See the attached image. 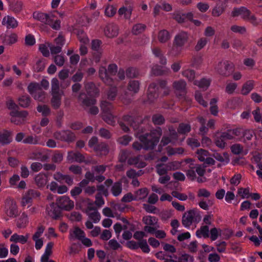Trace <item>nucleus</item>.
<instances>
[{
	"label": "nucleus",
	"mask_w": 262,
	"mask_h": 262,
	"mask_svg": "<svg viewBox=\"0 0 262 262\" xmlns=\"http://www.w3.org/2000/svg\"><path fill=\"white\" fill-rule=\"evenodd\" d=\"M158 38L160 42L164 43L169 40L170 36L167 30H162L159 31Z\"/></svg>",
	"instance_id": "41"
},
{
	"label": "nucleus",
	"mask_w": 262,
	"mask_h": 262,
	"mask_svg": "<svg viewBox=\"0 0 262 262\" xmlns=\"http://www.w3.org/2000/svg\"><path fill=\"white\" fill-rule=\"evenodd\" d=\"M213 157L217 161L226 164L228 163L229 161L228 155L226 153H224L223 155L219 153H214Z\"/></svg>",
	"instance_id": "58"
},
{
	"label": "nucleus",
	"mask_w": 262,
	"mask_h": 262,
	"mask_svg": "<svg viewBox=\"0 0 262 262\" xmlns=\"http://www.w3.org/2000/svg\"><path fill=\"white\" fill-rule=\"evenodd\" d=\"M255 81L253 80H249L245 82L242 88L241 93L244 95H247L253 89Z\"/></svg>",
	"instance_id": "26"
},
{
	"label": "nucleus",
	"mask_w": 262,
	"mask_h": 262,
	"mask_svg": "<svg viewBox=\"0 0 262 262\" xmlns=\"http://www.w3.org/2000/svg\"><path fill=\"white\" fill-rule=\"evenodd\" d=\"M67 159L70 162L74 161L81 162L84 160V157L81 154L73 151H71L68 153Z\"/></svg>",
	"instance_id": "29"
},
{
	"label": "nucleus",
	"mask_w": 262,
	"mask_h": 262,
	"mask_svg": "<svg viewBox=\"0 0 262 262\" xmlns=\"http://www.w3.org/2000/svg\"><path fill=\"white\" fill-rule=\"evenodd\" d=\"M85 90L90 97H94L98 95L99 91L93 83L90 82L85 84Z\"/></svg>",
	"instance_id": "34"
},
{
	"label": "nucleus",
	"mask_w": 262,
	"mask_h": 262,
	"mask_svg": "<svg viewBox=\"0 0 262 262\" xmlns=\"http://www.w3.org/2000/svg\"><path fill=\"white\" fill-rule=\"evenodd\" d=\"M61 92H63L60 90L58 80L56 78H53L51 81V94H59Z\"/></svg>",
	"instance_id": "39"
},
{
	"label": "nucleus",
	"mask_w": 262,
	"mask_h": 262,
	"mask_svg": "<svg viewBox=\"0 0 262 262\" xmlns=\"http://www.w3.org/2000/svg\"><path fill=\"white\" fill-rule=\"evenodd\" d=\"M212 205L213 201L211 200H204V199H201L200 202L198 203L199 206L205 210H209L210 207Z\"/></svg>",
	"instance_id": "51"
},
{
	"label": "nucleus",
	"mask_w": 262,
	"mask_h": 262,
	"mask_svg": "<svg viewBox=\"0 0 262 262\" xmlns=\"http://www.w3.org/2000/svg\"><path fill=\"white\" fill-rule=\"evenodd\" d=\"M49 158V154L45 151L41 150L33 152L29 155V158L40 160L42 162L46 161Z\"/></svg>",
	"instance_id": "22"
},
{
	"label": "nucleus",
	"mask_w": 262,
	"mask_h": 262,
	"mask_svg": "<svg viewBox=\"0 0 262 262\" xmlns=\"http://www.w3.org/2000/svg\"><path fill=\"white\" fill-rule=\"evenodd\" d=\"M156 171L159 176L166 174L169 171L167 167V164H158L156 166Z\"/></svg>",
	"instance_id": "54"
},
{
	"label": "nucleus",
	"mask_w": 262,
	"mask_h": 262,
	"mask_svg": "<svg viewBox=\"0 0 262 262\" xmlns=\"http://www.w3.org/2000/svg\"><path fill=\"white\" fill-rule=\"evenodd\" d=\"M101 42L99 40H94L92 42V50L99 52V54L95 58V61L98 62L100 58V54L101 52L100 51V45Z\"/></svg>",
	"instance_id": "40"
},
{
	"label": "nucleus",
	"mask_w": 262,
	"mask_h": 262,
	"mask_svg": "<svg viewBox=\"0 0 262 262\" xmlns=\"http://www.w3.org/2000/svg\"><path fill=\"white\" fill-rule=\"evenodd\" d=\"M5 212L9 217H16L19 213L16 202L12 200H7L5 204Z\"/></svg>",
	"instance_id": "10"
},
{
	"label": "nucleus",
	"mask_w": 262,
	"mask_h": 262,
	"mask_svg": "<svg viewBox=\"0 0 262 262\" xmlns=\"http://www.w3.org/2000/svg\"><path fill=\"white\" fill-rule=\"evenodd\" d=\"M63 92H61L59 94H51L52 98L51 100L52 106L54 108H58L61 105V97L63 95Z\"/></svg>",
	"instance_id": "28"
},
{
	"label": "nucleus",
	"mask_w": 262,
	"mask_h": 262,
	"mask_svg": "<svg viewBox=\"0 0 262 262\" xmlns=\"http://www.w3.org/2000/svg\"><path fill=\"white\" fill-rule=\"evenodd\" d=\"M24 3L20 0L14 1L10 5V9L15 13H20L23 9Z\"/></svg>",
	"instance_id": "30"
},
{
	"label": "nucleus",
	"mask_w": 262,
	"mask_h": 262,
	"mask_svg": "<svg viewBox=\"0 0 262 262\" xmlns=\"http://www.w3.org/2000/svg\"><path fill=\"white\" fill-rule=\"evenodd\" d=\"M193 83L200 88L206 89L210 85V80L207 79H202L200 81L194 80Z\"/></svg>",
	"instance_id": "52"
},
{
	"label": "nucleus",
	"mask_w": 262,
	"mask_h": 262,
	"mask_svg": "<svg viewBox=\"0 0 262 262\" xmlns=\"http://www.w3.org/2000/svg\"><path fill=\"white\" fill-rule=\"evenodd\" d=\"M172 88L178 96H184L186 93V83L182 79L174 81L172 83Z\"/></svg>",
	"instance_id": "14"
},
{
	"label": "nucleus",
	"mask_w": 262,
	"mask_h": 262,
	"mask_svg": "<svg viewBox=\"0 0 262 262\" xmlns=\"http://www.w3.org/2000/svg\"><path fill=\"white\" fill-rule=\"evenodd\" d=\"M211 192L205 188H200L197 191V197L202 199V198H209Z\"/></svg>",
	"instance_id": "64"
},
{
	"label": "nucleus",
	"mask_w": 262,
	"mask_h": 262,
	"mask_svg": "<svg viewBox=\"0 0 262 262\" xmlns=\"http://www.w3.org/2000/svg\"><path fill=\"white\" fill-rule=\"evenodd\" d=\"M29 237L28 234H27L26 235H23L14 233L11 236L10 241L15 243H19L24 244L27 242Z\"/></svg>",
	"instance_id": "27"
},
{
	"label": "nucleus",
	"mask_w": 262,
	"mask_h": 262,
	"mask_svg": "<svg viewBox=\"0 0 262 262\" xmlns=\"http://www.w3.org/2000/svg\"><path fill=\"white\" fill-rule=\"evenodd\" d=\"M104 34L110 38L116 36L118 34V27L115 24L108 25L104 29Z\"/></svg>",
	"instance_id": "24"
},
{
	"label": "nucleus",
	"mask_w": 262,
	"mask_h": 262,
	"mask_svg": "<svg viewBox=\"0 0 262 262\" xmlns=\"http://www.w3.org/2000/svg\"><path fill=\"white\" fill-rule=\"evenodd\" d=\"M79 100L81 102L82 106L90 107L89 113L92 115H96L99 112V109L97 106H92L96 103V100L94 98H86L84 94L81 93L79 96Z\"/></svg>",
	"instance_id": "7"
},
{
	"label": "nucleus",
	"mask_w": 262,
	"mask_h": 262,
	"mask_svg": "<svg viewBox=\"0 0 262 262\" xmlns=\"http://www.w3.org/2000/svg\"><path fill=\"white\" fill-rule=\"evenodd\" d=\"M2 24L7 28H15L18 26V22L16 19L10 15L5 16L2 20Z\"/></svg>",
	"instance_id": "21"
},
{
	"label": "nucleus",
	"mask_w": 262,
	"mask_h": 262,
	"mask_svg": "<svg viewBox=\"0 0 262 262\" xmlns=\"http://www.w3.org/2000/svg\"><path fill=\"white\" fill-rule=\"evenodd\" d=\"M35 184L38 187H44L48 182V176L42 173H39L34 178Z\"/></svg>",
	"instance_id": "25"
},
{
	"label": "nucleus",
	"mask_w": 262,
	"mask_h": 262,
	"mask_svg": "<svg viewBox=\"0 0 262 262\" xmlns=\"http://www.w3.org/2000/svg\"><path fill=\"white\" fill-rule=\"evenodd\" d=\"M183 162L177 161L169 162L167 164V167L169 170H175L181 168Z\"/></svg>",
	"instance_id": "61"
},
{
	"label": "nucleus",
	"mask_w": 262,
	"mask_h": 262,
	"mask_svg": "<svg viewBox=\"0 0 262 262\" xmlns=\"http://www.w3.org/2000/svg\"><path fill=\"white\" fill-rule=\"evenodd\" d=\"M111 192L113 195L117 196L122 192V183L120 182L115 183L112 187Z\"/></svg>",
	"instance_id": "43"
},
{
	"label": "nucleus",
	"mask_w": 262,
	"mask_h": 262,
	"mask_svg": "<svg viewBox=\"0 0 262 262\" xmlns=\"http://www.w3.org/2000/svg\"><path fill=\"white\" fill-rule=\"evenodd\" d=\"M168 129L169 136H164L161 140L160 145L165 146L169 143L174 144L178 142V134L176 132L175 128L172 126H169Z\"/></svg>",
	"instance_id": "11"
},
{
	"label": "nucleus",
	"mask_w": 262,
	"mask_h": 262,
	"mask_svg": "<svg viewBox=\"0 0 262 262\" xmlns=\"http://www.w3.org/2000/svg\"><path fill=\"white\" fill-rule=\"evenodd\" d=\"M231 16L232 17L241 16L243 19L249 21L254 26L258 25L260 23V21L254 15L251 14L250 11L245 7L234 8L232 11Z\"/></svg>",
	"instance_id": "4"
},
{
	"label": "nucleus",
	"mask_w": 262,
	"mask_h": 262,
	"mask_svg": "<svg viewBox=\"0 0 262 262\" xmlns=\"http://www.w3.org/2000/svg\"><path fill=\"white\" fill-rule=\"evenodd\" d=\"M208 42L207 38L203 37L198 39L194 47V49L196 51H199L204 48Z\"/></svg>",
	"instance_id": "44"
},
{
	"label": "nucleus",
	"mask_w": 262,
	"mask_h": 262,
	"mask_svg": "<svg viewBox=\"0 0 262 262\" xmlns=\"http://www.w3.org/2000/svg\"><path fill=\"white\" fill-rule=\"evenodd\" d=\"M40 138L37 136H28L23 141L25 144H39Z\"/></svg>",
	"instance_id": "45"
},
{
	"label": "nucleus",
	"mask_w": 262,
	"mask_h": 262,
	"mask_svg": "<svg viewBox=\"0 0 262 262\" xmlns=\"http://www.w3.org/2000/svg\"><path fill=\"white\" fill-rule=\"evenodd\" d=\"M45 67V60L43 58L38 59L34 66V69L36 72L42 71Z\"/></svg>",
	"instance_id": "55"
},
{
	"label": "nucleus",
	"mask_w": 262,
	"mask_h": 262,
	"mask_svg": "<svg viewBox=\"0 0 262 262\" xmlns=\"http://www.w3.org/2000/svg\"><path fill=\"white\" fill-rule=\"evenodd\" d=\"M158 220L156 217L147 215L143 217V222L146 226H155L157 223Z\"/></svg>",
	"instance_id": "53"
},
{
	"label": "nucleus",
	"mask_w": 262,
	"mask_h": 262,
	"mask_svg": "<svg viewBox=\"0 0 262 262\" xmlns=\"http://www.w3.org/2000/svg\"><path fill=\"white\" fill-rule=\"evenodd\" d=\"M123 122H120L119 125L121 128V129L124 132H127L129 131V128L128 127V125L130 126H133V127L135 129L136 125H134V123H135L134 118L130 116H125L123 118Z\"/></svg>",
	"instance_id": "18"
},
{
	"label": "nucleus",
	"mask_w": 262,
	"mask_h": 262,
	"mask_svg": "<svg viewBox=\"0 0 262 262\" xmlns=\"http://www.w3.org/2000/svg\"><path fill=\"white\" fill-rule=\"evenodd\" d=\"M167 154L169 156L182 155L184 152V149L182 147L173 148L168 146L166 148Z\"/></svg>",
	"instance_id": "37"
},
{
	"label": "nucleus",
	"mask_w": 262,
	"mask_h": 262,
	"mask_svg": "<svg viewBox=\"0 0 262 262\" xmlns=\"http://www.w3.org/2000/svg\"><path fill=\"white\" fill-rule=\"evenodd\" d=\"M56 204L59 208L66 211L71 210L74 206V202L66 195L59 197L56 200Z\"/></svg>",
	"instance_id": "9"
},
{
	"label": "nucleus",
	"mask_w": 262,
	"mask_h": 262,
	"mask_svg": "<svg viewBox=\"0 0 262 262\" xmlns=\"http://www.w3.org/2000/svg\"><path fill=\"white\" fill-rule=\"evenodd\" d=\"M128 90L133 94L137 93L139 90V82L136 80L129 81L128 85Z\"/></svg>",
	"instance_id": "50"
},
{
	"label": "nucleus",
	"mask_w": 262,
	"mask_h": 262,
	"mask_svg": "<svg viewBox=\"0 0 262 262\" xmlns=\"http://www.w3.org/2000/svg\"><path fill=\"white\" fill-rule=\"evenodd\" d=\"M77 37L80 44L89 45L90 40L86 34L82 30H78Z\"/></svg>",
	"instance_id": "42"
},
{
	"label": "nucleus",
	"mask_w": 262,
	"mask_h": 262,
	"mask_svg": "<svg viewBox=\"0 0 262 262\" xmlns=\"http://www.w3.org/2000/svg\"><path fill=\"white\" fill-rule=\"evenodd\" d=\"M18 40V36L15 33H10L6 35L4 42L8 45H11L16 43Z\"/></svg>",
	"instance_id": "38"
},
{
	"label": "nucleus",
	"mask_w": 262,
	"mask_h": 262,
	"mask_svg": "<svg viewBox=\"0 0 262 262\" xmlns=\"http://www.w3.org/2000/svg\"><path fill=\"white\" fill-rule=\"evenodd\" d=\"M102 118L104 121L107 124L114 125L116 122L115 117L112 112L102 114Z\"/></svg>",
	"instance_id": "46"
},
{
	"label": "nucleus",
	"mask_w": 262,
	"mask_h": 262,
	"mask_svg": "<svg viewBox=\"0 0 262 262\" xmlns=\"http://www.w3.org/2000/svg\"><path fill=\"white\" fill-rule=\"evenodd\" d=\"M162 134V129L158 127L151 131L149 134L141 135L139 137V138L142 144L138 142H135L133 144V148L136 150H140L142 148L145 149H152L159 142Z\"/></svg>",
	"instance_id": "1"
},
{
	"label": "nucleus",
	"mask_w": 262,
	"mask_h": 262,
	"mask_svg": "<svg viewBox=\"0 0 262 262\" xmlns=\"http://www.w3.org/2000/svg\"><path fill=\"white\" fill-rule=\"evenodd\" d=\"M40 89H41L40 84L36 82H31L28 86V91L32 96L36 94Z\"/></svg>",
	"instance_id": "49"
},
{
	"label": "nucleus",
	"mask_w": 262,
	"mask_h": 262,
	"mask_svg": "<svg viewBox=\"0 0 262 262\" xmlns=\"http://www.w3.org/2000/svg\"><path fill=\"white\" fill-rule=\"evenodd\" d=\"M200 219V212L197 209L190 210L185 212L182 217V224L185 227H189L193 222Z\"/></svg>",
	"instance_id": "6"
},
{
	"label": "nucleus",
	"mask_w": 262,
	"mask_h": 262,
	"mask_svg": "<svg viewBox=\"0 0 262 262\" xmlns=\"http://www.w3.org/2000/svg\"><path fill=\"white\" fill-rule=\"evenodd\" d=\"M33 16L35 19L48 24L53 20L54 13L47 14L40 12H35L33 13Z\"/></svg>",
	"instance_id": "15"
},
{
	"label": "nucleus",
	"mask_w": 262,
	"mask_h": 262,
	"mask_svg": "<svg viewBox=\"0 0 262 262\" xmlns=\"http://www.w3.org/2000/svg\"><path fill=\"white\" fill-rule=\"evenodd\" d=\"M214 69L220 76L227 77L231 75L233 64L228 61H220L215 65Z\"/></svg>",
	"instance_id": "5"
},
{
	"label": "nucleus",
	"mask_w": 262,
	"mask_h": 262,
	"mask_svg": "<svg viewBox=\"0 0 262 262\" xmlns=\"http://www.w3.org/2000/svg\"><path fill=\"white\" fill-rule=\"evenodd\" d=\"M55 204L54 203L51 204L50 207L47 208V211L48 214L53 218L57 219L59 216L57 211L54 209Z\"/></svg>",
	"instance_id": "60"
},
{
	"label": "nucleus",
	"mask_w": 262,
	"mask_h": 262,
	"mask_svg": "<svg viewBox=\"0 0 262 262\" xmlns=\"http://www.w3.org/2000/svg\"><path fill=\"white\" fill-rule=\"evenodd\" d=\"M189 39V35L188 33L184 31L179 32L174 37L173 41V49H172V54L177 55L180 53V51L174 53V49L179 48L183 47L184 45L188 41Z\"/></svg>",
	"instance_id": "8"
},
{
	"label": "nucleus",
	"mask_w": 262,
	"mask_h": 262,
	"mask_svg": "<svg viewBox=\"0 0 262 262\" xmlns=\"http://www.w3.org/2000/svg\"><path fill=\"white\" fill-rule=\"evenodd\" d=\"M132 13V9L130 7H122L118 10V14L120 16H123L126 19H130Z\"/></svg>",
	"instance_id": "35"
},
{
	"label": "nucleus",
	"mask_w": 262,
	"mask_h": 262,
	"mask_svg": "<svg viewBox=\"0 0 262 262\" xmlns=\"http://www.w3.org/2000/svg\"><path fill=\"white\" fill-rule=\"evenodd\" d=\"M40 194L39 192L36 190L30 189L28 190L22 198L21 205L23 206H25L31 204L32 199L39 197Z\"/></svg>",
	"instance_id": "13"
},
{
	"label": "nucleus",
	"mask_w": 262,
	"mask_h": 262,
	"mask_svg": "<svg viewBox=\"0 0 262 262\" xmlns=\"http://www.w3.org/2000/svg\"><path fill=\"white\" fill-rule=\"evenodd\" d=\"M11 121L15 124H20L22 123L25 119L27 117L28 113L26 111L18 112L17 111H12L10 112Z\"/></svg>",
	"instance_id": "12"
},
{
	"label": "nucleus",
	"mask_w": 262,
	"mask_h": 262,
	"mask_svg": "<svg viewBox=\"0 0 262 262\" xmlns=\"http://www.w3.org/2000/svg\"><path fill=\"white\" fill-rule=\"evenodd\" d=\"M148 194V189L146 188L140 189L135 192L134 199L135 200H143L146 198Z\"/></svg>",
	"instance_id": "36"
},
{
	"label": "nucleus",
	"mask_w": 262,
	"mask_h": 262,
	"mask_svg": "<svg viewBox=\"0 0 262 262\" xmlns=\"http://www.w3.org/2000/svg\"><path fill=\"white\" fill-rule=\"evenodd\" d=\"M237 193L242 199H248L250 196L249 188H239L237 190Z\"/></svg>",
	"instance_id": "59"
},
{
	"label": "nucleus",
	"mask_w": 262,
	"mask_h": 262,
	"mask_svg": "<svg viewBox=\"0 0 262 262\" xmlns=\"http://www.w3.org/2000/svg\"><path fill=\"white\" fill-rule=\"evenodd\" d=\"M95 151L100 156H106L109 152V149L106 144L104 143H99L95 147Z\"/></svg>",
	"instance_id": "32"
},
{
	"label": "nucleus",
	"mask_w": 262,
	"mask_h": 262,
	"mask_svg": "<svg viewBox=\"0 0 262 262\" xmlns=\"http://www.w3.org/2000/svg\"><path fill=\"white\" fill-rule=\"evenodd\" d=\"M12 140L11 132L7 130L0 132V144L5 145L9 144Z\"/></svg>",
	"instance_id": "23"
},
{
	"label": "nucleus",
	"mask_w": 262,
	"mask_h": 262,
	"mask_svg": "<svg viewBox=\"0 0 262 262\" xmlns=\"http://www.w3.org/2000/svg\"><path fill=\"white\" fill-rule=\"evenodd\" d=\"M237 88V84L235 82H230L226 84L225 92L228 94H232Z\"/></svg>",
	"instance_id": "62"
},
{
	"label": "nucleus",
	"mask_w": 262,
	"mask_h": 262,
	"mask_svg": "<svg viewBox=\"0 0 262 262\" xmlns=\"http://www.w3.org/2000/svg\"><path fill=\"white\" fill-rule=\"evenodd\" d=\"M54 246L53 242H49L46 247L44 254L42 255L41 258V262H47L49 259V257L52 253V248Z\"/></svg>",
	"instance_id": "31"
},
{
	"label": "nucleus",
	"mask_w": 262,
	"mask_h": 262,
	"mask_svg": "<svg viewBox=\"0 0 262 262\" xmlns=\"http://www.w3.org/2000/svg\"><path fill=\"white\" fill-rule=\"evenodd\" d=\"M117 72V66L115 64H110L107 70L104 66H101L99 69V75L101 79L106 84L111 85L113 78L111 76L114 75Z\"/></svg>",
	"instance_id": "3"
},
{
	"label": "nucleus",
	"mask_w": 262,
	"mask_h": 262,
	"mask_svg": "<svg viewBox=\"0 0 262 262\" xmlns=\"http://www.w3.org/2000/svg\"><path fill=\"white\" fill-rule=\"evenodd\" d=\"M145 29V26L142 24L135 25L132 28V32L135 35H137L143 32Z\"/></svg>",
	"instance_id": "63"
},
{
	"label": "nucleus",
	"mask_w": 262,
	"mask_h": 262,
	"mask_svg": "<svg viewBox=\"0 0 262 262\" xmlns=\"http://www.w3.org/2000/svg\"><path fill=\"white\" fill-rule=\"evenodd\" d=\"M30 102V98L27 95L22 96L18 99L19 104L23 107H28L29 105Z\"/></svg>",
	"instance_id": "56"
},
{
	"label": "nucleus",
	"mask_w": 262,
	"mask_h": 262,
	"mask_svg": "<svg viewBox=\"0 0 262 262\" xmlns=\"http://www.w3.org/2000/svg\"><path fill=\"white\" fill-rule=\"evenodd\" d=\"M242 134V129L236 128L233 129L228 130L227 132L222 134V137L225 140H232L236 137L241 136Z\"/></svg>",
	"instance_id": "17"
},
{
	"label": "nucleus",
	"mask_w": 262,
	"mask_h": 262,
	"mask_svg": "<svg viewBox=\"0 0 262 262\" xmlns=\"http://www.w3.org/2000/svg\"><path fill=\"white\" fill-rule=\"evenodd\" d=\"M28 222V216L23 213L17 221V226L19 228L25 227Z\"/></svg>",
	"instance_id": "47"
},
{
	"label": "nucleus",
	"mask_w": 262,
	"mask_h": 262,
	"mask_svg": "<svg viewBox=\"0 0 262 262\" xmlns=\"http://www.w3.org/2000/svg\"><path fill=\"white\" fill-rule=\"evenodd\" d=\"M84 235H85V233L83 231L78 227H75L70 231L69 239L71 241L75 239L81 241Z\"/></svg>",
	"instance_id": "20"
},
{
	"label": "nucleus",
	"mask_w": 262,
	"mask_h": 262,
	"mask_svg": "<svg viewBox=\"0 0 262 262\" xmlns=\"http://www.w3.org/2000/svg\"><path fill=\"white\" fill-rule=\"evenodd\" d=\"M105 99V98H103L100 105V107L102 111V114L112 112L114 108L112 103L107 101Z\"/></svg>",
	"instance_id": "33"
},
{
	"label": "nucleus",
	"mask_w": 262,
	"mask_h": 262,
	"mask_svg": "<svg viewBox=\"0 0 262 262\" xmlns=\"http://www.w3.org/2000/svg\"><path fill=\"white\" fill-rule=\"evenodd\" d=\"M191 127L189 124L182 123L180 124L178 128V132L181 134H186L188 133Z\"/></svg>",
	"instance_id": "57"
},
{
	"label": "nucleus",
	"mask_w": 262,
	"mask_h": 262,
	"mask_svg": "<svg viewBox=\"0 0 262 262\" xmlns=\"http://www.w3.org/2000/svg\"><path fill=\"white\" fill-rule=\"evenodd\" d=\"M167 82L161 80L158 83V86L156 83H151L148 87L147 93V100L150 103L152 102L157 97L159 88L163 91V95H167L170 92V89L166 86Z\"/></svg>",
	"instance_id": "2"
},
{
	"label": "nucleus",
	"mask_w": 262,
	"mask_h": 262,
	"mask_svg": "<svg viewBox=\"0 0 262 262\" xmlns=\"http://www.w3.org/2000/svg\"><path fill=\"white\" fill-rule=\"evenodd\" d=\"M54 137L57 140L66 141H72L75 137L73 133L69 130L56 132L54 134Z\"/></svg>",
	"instance_id": "16"
},
{
	"label": "nucleus",
	"mask_w": 262,
	"mask_h": 262,
	"mask_svg": "<svg viewBox=\"0 0 262 262\" xmlns=\"http://www.w3.org/2000/svg\"><path fill=\"white\" fill-rule=\"evenodd\" d=\"M217 5L212 11V15L215 17H219L224 11L225 6H224L227 0H215Z\"/></svg>",
	"instance_id": "19"
},
{
	"label": "nucleus",
	"mask_w": 262,
	"mask_h": 262,
	"mask_svg": "<svg viewBox=\"0 0 262 262\" xmlns=\"http://www.w3.org/2000/svg\"><path fill=\"white\" fill-rule=\"evenodd\" d=\"M196 235L198 237H208L209 236V228L207 226L201 227L196 231Z\"/></svg>",
	"instance_id": "48"
}]
</instances>
